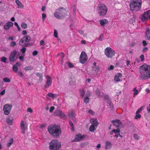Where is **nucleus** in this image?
<instances>
[{"instance_id": "nucleus-1", "label": "nucleus", "mask_w": 150, "mask_h": 150, "mask_svg": "<svg viewBox=\"0 0 150 150\" xmlns=\"http://www.w3.org/2000/svg\"><path fill=\"white\" fill-rule=\"evenodd\" d=\"M139 77L142 80H146L150 77V66L143 64L139 69Z\"/></svg>"}, {"instance_id": "nucleus-2", "label": "nucleus", "mask_w": 150, "mask_h": 150, "mask_svg": "<svg viewBox=\"0 0 150 150\" xmlns=\"http://www.w3.org/2000/svg\"><path fill=\"white\" fill-rule=\"evenodd\" d=\"M47 129L50 134L55 138H59L62 132V129L60 126L56 125H53L48 127Z\"/></svg>"}, {"instance_id": "nucleus-3", "label": "nucleus", "mask_w": 150, "mask_h": 150, "mask_svg": "<svg viewBox=\"0 0 150 150\" xmlns=\"http://www.w3.org/2000/svg\"><path fill=\"white\" fill-rule=\"evenodd\" d=\"M96 11L99 16H103L107 14L108 8L105 4L100 3L98 5L96 8Z\"/></svg>"}, {"instance_id": "nucleus-4", "label": "nucleus", "mask_w": 150, "mask_h": 150, "mask_svg": "<svg viewBox=\"0 0 150 150\" xmlns=\"http://www.w3.org/2000/svg\"><path fill=\"white\" fill-rule=\"evenodd\" d=\"M142 0H132L129 4L130 10L132 11H139L141 7Z\"/></svg>"}, {"instance_id": "nucleus-5", "label": "nucleus", "mask_w": 150, "mask_h": 150, "mask_svg": "<svg viewBox=\"0 0 150 150\" xmlns=\"http://www.w3.org/2000/svg\"><path fill=\"white\" fill-rule=\"evenodd\" d=\"M66 12L65 8L63 7H60L56 9L54 15V17L58 19H62L65 16Z\"/></svg>"}, {"instance_id": "nucleus-6", "label": "nucleus", "mask_w": 150, "mask_h": 150, "mask_svg": "<svg viewBox=\"0 0 150 150\" xmlns=\"http://www.w3.org/2000/svg\"><path fill=\"white\" fill-rule=\"evenodd\" d=\"M61 146V143L57 140L53 139L49 143V148L51 150H58Z\"/></svg>"}, {"instance_id": "nucleus-7", "label": "nucleus", "mask_w": 150, "mask_h": 150, "mask_svg": "<svg viewBox=\"0 0 150 150\" xmlns=\"http://www.w3.org/2000/svg\"><path fill=\"white\" fill-rule=\"evenodd\" d=\"M30 37L29 35H27L24 36L20 40L19 44L21 46L27 47L28 46V44L27 43L30 40Z\"/></svg>"}, {"instance_id": "nucleus-8", "label": "nucleus", "mask_w": 150, "mask_h": 150, "mask_svg": "<svg viewBox=\"0 0 150 150\" xmlns=\"http://www.w3.org/2000/svg\"><path fill=\"white\" fill-rule=\"evenodd\" d=\"M104 53L108 58H112L115 54V51L110 47H107L105 49Z\"/></svg>"}, {"instance_id": "nucleus-9", "label": "nucleus", "mask_w": 150, "mask_h": 150, "mask_svg": "<svg viewBox=\"0 0 150 150\" xmlns=\"http://www.w3.org/2000/svg\"><path fill=\"white\" fill-rule=\"evenodd\" d=\"M54 116H59L61 118L63 119H66L67 118V116L62 111L59 109H57L54 113Z\"/></svg>"}, {"instance_id": "nucleus-10", "label": "nucleus", "mask_w": 150, "mask_h": 150, "mask_svg": "<svg viewBox=\"0 0 150 150\" xmlns=\"http://www.w3.org/2000/svg\"><path fill=\"white\" fill-rule=\"evenodd\" d=\"M87 59V55L84 52H82L80 56V61L83 64L85 63Z\"/></svg>"}, {"instance_id": "nucleus-11", "label": "nucleus", "mask_w": 150, "mask_h": 150, "mask_svg": "<svg viewBox=\"0 0 150 150\" xmlns=\"http://www.w3.org/2000/svg\"><path fill=\"white\" fill-rule=\"evenodd\" d=\"M12 108V106L9 104L5 105L4 107V113L6 115H8Z\"/></svg>"}, {"instance_id": "nucleus-12", "label": "nucleus", "mask_w": 150, "mask_h": 150, "mask_svg": "<svg viewBox=\"0 0 150 150\" xmlns=\"http://www.w3.org/2000/svg\"><path fill=\"white\" fill-rule=\"evenodd\" d=\"M20 129L21 130V132L22 134H24L27 129V126L26 124L24 123V121L22 120L20 124Z\"/></svg>"}, {"instance_id": "nucleus-13", "label": "nucleus", "mask_w": 150, "mask_h": 150, "mask_svg": "<svg viewBox=\"0 0 150 150\" xmlns=\"http://www.w3.org/2000/svg\"><path fill=\"white\" fill-rule=\"evenodd\" d=\"M17 53V51L16 50H14L11 52L9 58L11 62H13L15 61Z\"/></svg>"}, {"instance_id": "nucleus-14", "label": "nucleus", "mask_w": 150, "mask_h": 150, "mask_svg": "<svg viewBox=\"0 0 150 150\" xmlns=\"http://www.w3.org/2000/svg\"><path fill=\"white\" fill-rule=\"evenodd\" d=\"M47 81L46 83L45 86V88L49 87L50 86L52 83V79L49 76L47 75L46 76Z\"/></svg>"}, {"instance_id": "nucleus-15", "label": "nucleus", "mask_w": 150, "mask_h": 150, "mask_svg": "<svg viewBox=\"0 0 150 150\" xmlns=\"http://www.w3.org/2000/svg\"><path fill=\"white\" fill-rule=\"evenodd\" d=\"M76 114L74 111H70L69 112L68 116L69 118L71 119L73 121H75L76 120V118L75 116Z\"/></svg>"}, {"instance_id": "nucleus-16", "label": "nucleus", "mask_w": 150, "mask_h": 150, "mask_svg": "<svg viewBox=\"0 0 150 150\" xmlns=\"http://www.w3.org/2000/svg\"><path fill=\"white\" fill-rule=\"evenodd\" d=\"M147 11L144 13L142 16L141 19L143 21H145L149 18H150V16L148 15Z\"/></svg>"}, {"instance_id": "nucleus-17", "label": "nucleus", "mask_w": 150, "mask_h": 150, "mask_svg": "<svg viewBox=\"0 0 150 150\" xmlns=\"http://www.w3.org/2000/svg\"><path fill=\"white\" fill-rule=\"evenodd\" d=\"M84 137V136H81V134H76L75 136V139H74L75 142L79 141L83 139Z\"/></svg>"}, {"instance_id": "nucleus-18", "label": "nucleus", "mask_w": 150, "mask_h": 150, "mask_svg": "<svg viewBox=\"0 0 150 150\" xmlns=\"http://www.w3.org/2000/svg\"><path fill=\"white\" fill-rule=\"evenodd\" d=\"M90 122L93 125L97 127L98 125V121L96 119H91L90 120Z\"/></svg>"}, {"instance_id": "nucleus-19", "label": "nucleus", "mask_w": 150, "mask_h": 150, "mask_svg": "<svg viewBox=\"0 0 150 150\" xmlns=\"http://www.w3.org/2000/svg\"><path fill=\"white\" fill-rule=\"evenodd\" d=\"M13 23L11 22H7L4 26V28L6 30H8L10 27L13 26Z\"/></svg>"}, {"instance_id": "nucleus-20", "label": "nucleus", "mask_w": 150, "mask_h": 150, "mask_svg": "<svg viewBox=\"0 0 150 150\" xmlns=\"http://www.w3.org/2000/svg\"><path fill=\"white\" fill-rule=\"evenodd\" d=\"M145 38L147 40H150V29L149 28L146 29Z\"/></svg>"}, {"instance_id": "nucleus-21", "label": "nucleus", "mask_w": 150, "mask_h": 150, "mask_svg": "<svg viewBox=\"0 0 150 150\" xmlns=\"http://www.w3.org/2000/svg\"><path fill=\"white\" fill-rule=\"evenodd\" d=\"M122 74L121 73L117 74L115 76L114 79L115 81L116 82H119L120 81V78L121 77Z\"/></svg>"}, {"instance_id": "nucleus-22", "label": "nucleus", "mask_w": 150, "mask_h": 150, "mask_svg": "<svg viewBox=\"0 0 150 150\" xmlns=\"http://www.w3.org/2000/svg\"><path fill=\"white\" fill-rule=\"evenodd\" d=\"M112 122L113 123L114 125H116L117 127H119L120 125L121 124L120 121L118 119L112 120Z\"/></svg>"}, {"instance_id": "nucleus-23", "label": "nucleus", "mask_w": 150, "mask_h": 150, "mask_svg": "<svg viewBox=\"0 0 150 150\" xmlns=\"http://www.w3.org/2000/svg\"><path fill=\"white\" fill-rule=\"evenodd\" d=\"M112 146V144L109 141H106L105 148L106 149H110Z\"/></svg>"}, {"instance_id": "nucleus-24", "label": "nucleus", "mask_w": 150, "mask_h": 150, "mask_svg": "<svg viewBox=\"0 0 150 150\" xmlns=\"http://www.w3.org/2000/svg\"><path fill=\"white\" fill-rule=\"evenodd\" d=\"M95 93L96 95L97 96V97L99 98H102L103 95V93H101L99 90H96V91Z\"/></svg>"}, {"instance_id": "nucleus-25", "label": "nucleus", "mask_w": 150, "mask_h": 150, "mask_svg": "<svg viewBox=\"0 0 150 150\" xmlns=\"http://www.w3.org/2000/svg\"><path fill=\"white\" fill-rule=\"evenodd\" d=\"M13 118H11L10 117H8L7 118L6 120V122L8 125H11L12 124Z\"/></svg>"}, {"instance_id": "nucleus-26", "label": "nucleus", "mask_w": 150, "mask_h": 150, "mask_svg": "<svg viewBox=\"0 0 150 150\" xmlns=\"http://www.w3.org/2000/svg\"><path fill=\"white\" fill-rule=\"evenodd\" d=\"M100 23L101 25L103 26L105 24H107L108 23L107 20L105 19H104L100 21Z\"/></svg>"}, {"instance_id": "nucleus-27", "label": "nucleus", "mask_w": 150, "mask_h": 150, "mask_svg": "<svg viewBox=\"0 0 150 150\" xmlns=\"http://www.w3.org/2000/svg\"><path fill=\"white\" fill-rule=\"evenodd\" d=\"M97 127L93 125H91L89 128V130L91 132H94L96 130Z\"/></svg>"}, {"instance_id": "nucleus-28", "label": "nucleus", "mask_w": 150, "mask_h": 150, "mask_svg": "<svg viewBox=\"0 0 150 150\" xmlns=\"http://www.w3.org/2000/svg\"><path fill=\"white\" fill-rule=\"evenodd\" d=\"M79 92L80 94V96L83 98L85 95V92L83 88L79 90Z\"/></svg>"}, {"instance_id": "nucleus-29", "label": "nucleus", "mask_w": 150, "mask_h": 150, "mask_svg": "<svg viewBox=\"0 0 150 150\" xmlns=\"http://www.w3.org/2000/svg\"><path fill=\"white\" fill-rule=\"evenodd\" d=\"M15 1L19 8H23V5L18 0H16Z\"/></svg>"}, {"instance_id": "nucleus-30", "label": "nucleus", "mask_w": 150, "mask_h": 150, "mask_svg": "<svg viewBox=\"0 0 150 150\" xmlns=\"http://www.w3.org/2000/svg\"><path fill=\"white\" fill-rule=\"evenodd\" d=\"M47 96L50 97H52L53 98H55L58 96V95L56 94H54L52 93H49L47 94Z\"/></svg>"}, {"instance_id": "nucleus-31", "label": "nucleus", "mask_w": 150, "mask_h": 150, "mask_svg": "<svg viewBox=\"0 0 150 150\" xmlns=\"http://www.w3.org/2000/svg\"><path fill=\"white\" fill-rule=\"evenodd\" d=\"M33 69V67L31 66H26L24 68V69L25 71L31 70Z\"/></svg>"}, {"instance_id": "nucleus-32", "label": "nucleus", "mask_w": 150, "mask_h": 150, "mask_svg": "<svg viewBox=\"0 0 150 150\" xmlns=\"http://www.w3.org/2000/svg\"><path fill=\"white\" fill-rule=\"evenodd\" d=\"M13 142V138L10 139L7 144V146L8 147H10L12 144Z\"/></svg>"}, {"instance_id": "nucleus-33", "label": "nucleus", "mask_w": 150, "mask_h": 150, "mask_svg": "<svg viewBox=\"0 0 150 150\" xmlns=\"http://www.w3.org/2000/svg\"><path fill=\"white\" fill-rule=\"evenodd\" d=\"M13 69L15 72H17L18 69L17 66L16 65H14L13 67Z\"/></svg>"}, {"instance_id": "nucleus-34", "label": "nucleus", "mask_w": 150, "mask_h": 150, "mask_svg": "<svg viewBox=\"0 0 150 150\" xmlns=\"http://www.w3.org/2000/svg\"><path fill=\"white\" fill-rule=\"evenodd\" d=\"M21 27L25 29L27 27V25L25 23H21Z\"/></svg>"}, {"instance_id": "nucleus-35", "label": "nucleus", "mask_w": 150, "mask_h": 150, "mask_svg": "<svg viewBox=\"0 0 150 150\" xmlns=\"http://www.w3.org/2000/svg\"><path fill=\"white\" fill-rule=\"evenodd\" d=\"M89 97H86L84 98L83 102L86 103H89Z\"/></svg>"}, {"instance_id": "nucleus-36", "label": "nucleus", "mask_w": 150, "mask_h": 150, "mask_svg": "<svg viewBox=\"0 0 150 150\" xmlns=\"http://www.w3.org/2000/svg\"><path fill=\"white\" fill-rule=\"evenodd\" d=\"M92 69L93 71H94L96 72H98L99 71V68L98 67H93Z\"/></svg>"}, {"instance_id": "nucleus-37", "label": "nucleus", "mask_w": 150, "mask_h": 150, "mask_svg": "<svg viewBox=\"0 0 150 150\" xmlns=\"http://www.w3.org/2000/svg\"><path fill=\"white\" fill-rule=\"evenodd\" d=\"M133 91L134 92L133 96V97H134L135 96L137 95L138 94V90L136 89V88H134L133 89Z\"/></svg>"}, {"instance_id": "nucleus-38", "label": "nucleus", "mask_w": 150, "mask_h": 150, "mask_svg": "<svg viewBox=\"0 0 150 150\" xmlns=\"http://www.w3.org/2000/svg\"><path fill=\"white\" fill-rule=\"evenodd\" d=\"M3 81L5 82H10V79L8 78H5L3 79Z\"/></svg>"}, {"instance_id": "nucleus-39", "label": "nucleus", "mask_w": 150, "mask_h": 150, "mask_svg": "<svg viewBox=\"0 0 150 150\" xmlns=\"http://www.w3.org/2000/svg\"><path fill=\"white\" fill-rule=\"evenodd\" d=\"M69 124L71 128V130L72 131H73L74 129V125L73 122L71 121H70L69 122Z\"/></svg>"}, {"instance_id": "nucleus-40", "label": "nucleus", "mask_w": 150, "mask_h": 150, "mask_svg": "<svg viewBox=\"0 0 150 150\" xmlns=\"http://www.w3.org/2000/svg\"><path fill=\"white\" fill-rule=\"evenodd\" d=\"M112 132L115 133V134L119 133L120 132V130L118 128H117V129H114L112 130Z\"/></svg>"}, {"instance_id": "nucleus-41", "label": "nucleus", "mask_w": 150, "mask_h": 150, "mask_svg": "<svg viewBox=\"0 0 150 150\" xmlns=\"http://www.w3.org/2000/svg\"><path fill=\"white\" fill-rule=\"evenodd\" d=\"M25 55H24V54H21V56H20L19 57V59L21 61H24V60L23 59Z\"/></svg>"}, {"instance_id": "nucleus-42", "label": "nucleus", "mask_w": 150, "mask_h": 150, "mask_svg": "<svg viewBox=\"0 0 150 150\" xmlns=\"http://www.w3.org/2000/svg\"><path fill=\"white\" fill-rule=\"evenodd\" d=\"M66 64L70 68H72L74 67V65L72 64L69 62H66Z\"/></svg>"}, {"instance_id": "nucleus-43", "label": "nucleus", "mask_w": 150, "mask_h": 150, "mask_svg": "<svg viewBox=\"0 0 150 150\" xmlns=\"http://www.w3.org/2000/svg\"><path fill=\"white\" fill-rule=\"evenodd\" d=\"M102 97H103L104 99L106 100L109 99V97L108 95H105L103 93V96Z\"/></svg>"}, {"instance_id": "nucleus-44", "label": "nucleus", "mask_w": 150, "mask_h": 150, "mask_svg": "<svg viewBox=\"0 0 150 150\" xmlns=\"http://www.w3.org/2000/svg\"><path fill=\"white\" fill-rule=\"evenodd\" d=\"M26 50V48L23 47V48L21 49V51L22 52V54H24V55H25V52Z\"/></svg>"}, {"instance_id": "nucleus-45", "label": "nucleus", "mask_w": 150, "mask_h": 150, "mask_svg": "<svg viewBox=\"0 0 150 150\" xmlns=\"http://www.w3.org/2000/svg\"><path fill=\"white\" fill-rule=\"evenodd\" d=\"M16 45V43L15 42L12 41L11 43L10 46L11 47H13L15 46Z\"/></svg>"}, {"instance_id": "nucleus-46", "label": "nucleus", "mask_w": 150, "mask_h": 150, "mask_svg": "<svg viewBox=\"0 0 150 150\" xmlns=\"http://www.w3.org/2000/svg\"><path fill=\"white\" fill-rule=\"evenodd\" d=\"M91 94V92L89 91H87L86 93V97H89L90 96Z\"/></svg>"}, {"instance_id": "nucleus-47", "label": "nucleus", "mask_w": 150, "mask_h": 150, "mask_svg": "<svg viewBox=\"0 0 150 150\" xmlns=\"http://www.w3.org/2000/svg\"><path fill=\"white\" fill-rule=\"evenodd\" d=\"M57 34H58L57 31L55 29H54V37L55 38H57L58 37Z\"/></svg>"}, {"instance_id": "nucleus-48", "label": "nucleus", "mask_w": 150, "mask_h": 150, "mask_svg": "<svg viewBox=\"0 0 150 150\" xmlns=\"http://www.w3.org/2000/svg\"><path fill=\"white\" fill-rule=\"evenodd\" d=\"M135 21V18L134 17L131 18L129 20V22L130 23H132Z\"/></svg>"}, {"instance_id": "nucleus-49", "label": "nucleus", "mask_w": 150, "mask_h": 150, "mask_svg": "<svg viewBox=\"0 0 150 150\" xmlns=\"http://www.w3.org/2000/svg\"><path fill=\"white\" fill-rule=\"evenodd\" d=\"M7 59V58L4 57H2L1 58V61L4 62L5 63L6 62V60Z\"/></svg>"}, {"instance_id": "nucleus-50", "label": "nucleus", "mask_w": 150, "mask_h": 150, "mask_svg": "<svg viewBox=\"0 0 150 150\" xmlns=\"http://www.w3.org/2000/svg\"><path fill=\"white\" fill-rule=\"evenodd\" d=\"M141 115L140 114H137L135 116L134 118L136 119H137L138 118H139L141 117Z\"/></svg>"}, {"instance_id": "nucleus-51", "label": "nucleus", "mask_w": 150, "mask_h": 150, "mask_svg": "<svg viewBox=\"0 0 150 150\" xmlns=\"http://www.w3.org/2000/svg\"><path fill=\"white\" fill-rule=\"evenodd\" d=\"M57 55H61L62 58L63 59L64 57V55L63 52H61V53L58 54H57Z\"/></svg>"}, {"instance_id": "nucleus-52", "label": "nucleus", "mask_w": 150, "mask_h": 150, "mask_svg": "<svg viewBox=\"0 0 150 150\" xmlns=\"http://www.w3.org/2000/svg\"><path fill=\"white\" fill-rule=\"evenodd\" d=\"M134 137L136 139L138 140L139 139V137L138 135L137 134H134Z\"/></svg>"}, {"instance_id": "nucleus-53", "label": "nucleus", "mask_w": 150, "mask_h": 150, "mask_svg": "<svg viewBox=\"0 0 150 150\" xmlns=\"http://www.w3.org/2000/svg\"><path fill=\"white\" fill-rule=\"evenodd\" d=\"M103 34H101L98 40H99L101 41L102 40V38H103Z\"/></svg>"}, {"instance_id": "nucleus-54", "label": "nucleus", "mask_w": 150, "mask_h": 150, "mask_svg": "<svg viewBox=\"0 0 150 150\" xmlns=\"http://www.w3.org/2000/svg\"><path fill=\"white\" fill-rule=\"evenodd\" d=\"M42 19L43 21H44L45 18L46 17V15L44 13L42 14Z\"/></svg>"}, {"instance_id": "nucleus-55", "label": "nucleus", "mask_w": 150, "mask_h": 150, "mask_svg": "<svg viewBox=\"0 0 150 150\" xmlns=\"http://www.w3.org/2000/svg\"><path fill=\"white\" fill-rule=\"evenodd\" d=\"M142 43L143 45L144 46H145L147 45V43L146 42V41L145 40H143L142 41Z\"/></svg>"}, {"instance_id": "nucleus-56", "label": "nucleus", "mask_w": 150, "mask_h": 150, "mask_svg": "<svg viewBox=\"0 0 150 150\" xmlns=\"http://www.w3.org/2000/svg\"><path fill=\"white\" fill-rule=\"evenodd\" d=\"M54 107L53 106H52L50 107V112H52L53 110H54Z\"/></svg>"}, {"instance_id": "nucleus-57", "label": "nucleus", "mask_w": 150, "mask_h": 150, "mask_svg": "<svg viewBox=\"0 0 150 150\" xmlns=\"http://www.w3.org/2000/svg\"><path fill=\"white\" fill-rule=\"evenodd\" d=\"M114 68V66H113L112 65H111L108 68V69L109 70H112Z\"/></svg>"}, {"instance_id": "nucleus-58", "label": "nucleus", "mask_w": 150, "mask_h": 150, "mask_svg": "<svg viewBox=\"0 0 150 150\" xmlns=\"http://www.w3.org/2000/svg\"><path fill=\"white\" fill-rule=\"evenodd\" d=\"M38 53V52L37 51L35 50L33 52V56H36V55Z\"/></svg>"}, {"instance_id": "nucleus-59", "label": "nucleus", "mask_w": 150, "mask_h": 150, "mask_svg": "<svg viewBox=\"0 0 150 150\" xmlns=\"http://www.w3.org/2000/svg\"><path fill=\"white\" fill-rule=\"evenodd\" d=\"M18 75L21 76L23 77L24 76V74L21 71H19L18 72Z\"/></svg>"}, {"instance_id": "nucleus-60", "label": "nucleus", "mask_w": 150, "mask_h": 150, "mask_svg": "<svg viewBox=\"0 0 150 150\" xmlns=\"http://www.w3.org/2000/svg\"><path fill=\"white\" fill-rule=\"evenodd\" d=\"M142 108H139L137 111L136 112V113L137 114L139 113L142 110Z\"/></svg>"}, {"instance_id": "nucleus-61", "label": "nucleus", "mask_w": 150, "mask_h": 150, "mask_svg": "<svg viewBox=\"0 0 150 150\" xmlns=\"http://www.w3.org/2000/svg\"><path fill=\"white\" fill-rule=\"evenodd\" d=\"M27 111L28 112H29L30 113H32L33 112V110L32 109L30 108H28Z\"/></svg>"}, {"instance_id": "nucleus-62", "label": "nucleus", "mask_w": 150, "mask_h": 150, "mask_svg": "<svg viewBox=\"0 0 150 150\" xmlns=\"http://www.w3.org/2000/svg\"><path fill=\"white\" fill-rule=\"evenodd\" d=\"M140 57L141 59V61H143L144 60V56L143 55H141Z\"/></svg>"}, {"instance_id": "nucleus-63", "label": "nucleus", "mask_w": 150, "mask_h": 150, "mask_svg": "<svg viewBox=\"0 0 150 150\" xmlns=\"http://www.w3.org/2000/svg\"><path fill=\"white\" fill-rule=\"evenodd\" d=\"M88 112L92 115H93L94 114V112L91 110H90L88 111Z\"/></svg>"}, {"instance_id": "nucleus-64", "label": "nucleus", "mask_w": 150, "mask_h": 150, "mask_svg": "<svg viewBox=\"0 0 150 150\" xmlns=\"http://www.w3.org/2000/svg\"><path fill=\"white\" fill-rule=\"evenodd\" d=\"M147 110L148 112L149 113H150V105L147 107Z\"/></svg>"}]
</instances>
